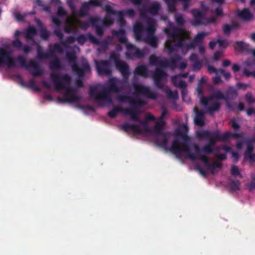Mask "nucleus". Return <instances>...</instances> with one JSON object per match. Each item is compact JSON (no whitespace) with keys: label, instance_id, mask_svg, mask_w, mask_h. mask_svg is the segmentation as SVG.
<instances>
[{"label":"nucleus","instance_id":"42","mask_svg":"<svg viewBox=\"0 0 255 255\" xmlns=\"http://www.w3.org/2000/svg\"><path fill=\"white\" fill-rule=\"evenodd\" d=\"M161 8L160 4L157 2L152 3L148 8V13L151 15H155L158 14Z\"/></svg>","mask_w":255,"mask_h":255},{"label":"nucleus","instance_id":"4","mask_svg":"<svg viewBox=\"0 0 255 255\" xmlns=\"http://www.w3.org/2000/svg\"><path fill=\"white\" fill-rule=\"evenodd\" d=\"M200 139H206L209 140L208 144L214 148L218 141H225L231 138H240L242 137L241 133H232L229 131L221 134L219 130L211 132L208 130H203L197 133Z\"/></svg>","mask_w":255,"mask_h":255},{"label":"nucleus","instance_id":"8","mask_svg":"<svg viewBox=\"0 0 255 255\" xmlns=\"http://www.w3.org/2000/svg\"><path fill=\"white\" fill-rule=\"evenodd\" d=\"M16 59L12 56L10 50L0 47V67L6 65L8 68L14 67Z\"/></svg>","mask_w":255,"mask_h":255},{"label":"nucleus","instance_id":"62","mask_svg":"<svg viewBox=\"0 0 255 255\" xmlns=\"http://www.w3.org/2000/svg\"><path fill=\"white\" fill-rule=\"evenodd\" d=\"M12 45L13 47L17 48H20L23 47L22 42L18 38H16L12 42Z\"/></svg>","mask_w":255,"mask_h":255},{"label":"nucleus","instance_id":"45","mask_svg":"<svg viewBox=\"0 0 255 255\" xmlns=\"http://www.w3.org/2000/svg\"><path fill=\"white\" fill-rule=\"evenodd\" d=\"M111 14H108L103 19H101L100 22H102L103 26H108L112 25L114 23V20L110 16Z\"/></svg>","mask_w":255,"mask_h":255},{"label":"nucleus","instance_id":"13","mask_svg":"<svg viewBox=\"0 0 255 255\" xmlns=\"http://www.w3.org/2000/svg\"><path fill=\"white\" fill-rule=\"evenodd\" d=\"M200 160L204 163L207 169L209 170L212 174H214V170L216 168L221 169L222 168V164L218 162H214L210 163L209 158L208 156L204 154H198Z\"/></svg>","mask_w":255,"mask_h":255},{"label":"nucleus","instance_id":"59","mask_svg":"<svg viewBox=\"0 0 255 255\" xmlns=\"http://www.w3.org/2000/svg\"><path fill=\"white\" fill-rule=\"evenodd\" d=\"M91 22L89 21V19L87 21H82L79 22V26L80 28L83 29H87L90 25Z\"/></svg>","mask_w":255,"mask_h":255},{"label":"nucleus","instance_id":"19","mask_svg":"<svg viewBox=\"0 0 255 255\" xmlns=\"http://www.w3.org/2000/svg\"><path fill=\"white\" fill-rule=\"evenodd\" d=\"M118 99L121 102H127L129 103L132 106L136 107L142 106L144 104V101L140 99L135 100L132 97L121 95L118 96Z\"/></svg>","mask_w":255,"mask_h":255},{"label":"nucleus","instance_id":"31","mask_svg":"<svg viewBox=\"0 0 255 255\" xmlns=\"http://www.w3.org/2000/svg\"><path fill=\"white\" fill-rule=\"evenodd\" d=\"M112 33L113 35H116L118 37L119 41L121 43H125L126 45L128 41L127 38L126 36V31L124 29L119 30H112Z\"/></svg>","mask_w":255,"mask_h":255},{"label":"nucleus","instance_id":"17","mask_svg":"<svg viewBox=\"0 0 255 255\" xmlns=\"http://www.w3.org/2000/svg\"><path fill=\"white\" fill-rule=\"evenodd\" d=\"M203 97L200 98V102L204 107L206 109L207 113L210 115L213 114L215 112L218 111L221 108V104L219 102L213 100H208L207 104L202 102Z\"/></svg>","mask_w":255,"mask_h":255},{"label":"nucleus","instance_id":"23","mask_svg":"<svg viewBox=\"0 0 255 255\" xmlns=\"http://www.w3.org/2000/svg\"><path fill=\"white\" fill-rule=\"evenodd\" d=\"M159 135L160 136L156 138L155 140V144L158 146L162 147L166 150H170L171 151L170 149L171 147L169 148L167 147V143L168 142V138L170 135V133L168 132L164 133Z\"/></svg>","mask_w":255,"mask_h":255},{"label":"nucleus","instance_id":"40","mask_svg":"<svg viewBox=\"0 0 255 255\" xmlns=\"http://www.w3.org/2000/svg\"><path fill=\"white\" fill-rule=\"evenodd\" d=\"M141 41H143L148 43L153 48H156L158 45V40L156 37L154 35L147 36L146 38H144Z\"/></svg>","mask_w":255,"mask_h":255},{"label":"nucleus","instance_id":"38","mask_svg":"<svg viewBox=\"0 0 255 255\" xmlns=\"http://www.w3.org/2000/svg\"><path fill=\"white\" fill-rule=\"evenodd\" d=\"M49 68L52 70H58L62 69V63L58 57H55L49 63Z\"/></svg>","mask_w":255,"mask_h":255},{"label":"nucleus","instance_id":"47","mask_svg":"<svg viewBox=\"0 0 255 255\" xmlns=\"http://www.w3.org/2000/svg\"><path fill=\"white\" fill-rule=\"evenodd\" d=\"M240 182L239 180H232L229 183L230 189L232 191L239 190Z\"/></svg>","mask_w":255,"mask_h":255},{"label":"nucleus","instance_id":"20","mask_svg":"<svg viewBox=\"0 0 255 255\" xmlns=\"http://www.w3.org/2000/svg\"><path fill=\"white\" fill-rule=\"evenodd\" d=\"M225 95L227 107L228 109H232V104L230 103L229 101L235 99L238 96V92L234 87L230 86Z\"/></svg>","mask_w":255,"mask_h":255},{"label":"nucleus","instance_id":"57","mask_svg":"<svg viewBox=\"0 0 255 255\" xmlns=\"http://www.w3.org/2000/svg\"><path fill=\"white\" fill-rule=\"evenodd\" d=\"M231 172L234 176H239L240 178L242 177L239 168L236 165H233L232 166Z\"/></svg>","mask_w":255,"mask_h":255},{"label":"nucleus","instance_id":"7","mask_svg":"<svg viewBox=\"0 0 255 255\" xmlns=\"http://www.w3.org/2000/svg\"><path fill=\"white\" fill-rule=\"evenodd\" d=\"M120 112L123 113L126 116H129L131 120H137L136 114L133 106L127 108H123L120 106L114 107L108 112V115L111 118H115Z\"/></svg>","mask_w":255,"mask_h":255},{"label":"nucleus","instance_id":"46","mask_svg":"<svg viewBox=\"0 0 255 255\" xmlns=\"http://www.w3.org/2000/svg\"><path fill=\"white\" fill-rule=\"evenodd\" d=\"M37 57L39 59L43 60L48 58L47 52H44L42 48L39 45H38L37 47Z\"/></svg>","mask_w":255,"mask_h":255},{"label":"nucleus","instance_id":"26","mask_svg":"<svg viewBox=\"0 0 255 255\" xmlns=\"http://www.w3.org/2000/svg\"><path fill=\"white\" fill-rule=\"evenodd\" d=\"M234 47L236 50L241 53H249L250 51V45L243 41L235 42Z\"/></svg>","mask_w":255,"mask_h":255},{"label":"nucleus","instance_id":"55","mask_svg":"<svg viewBox=\"0 0 255 255\" xmlns=\"http://www.w3.org/2000/svg\"><path fill=\"white\" fill-rule=\"evenodd\" d=\"M214 150V148L210 145L206 144L204 145L201 148V150L204 154H208L212 153Z\"/></svg>","mask_w":255,"mask_h":255},{"label":"nucleus","instance_id":"9","mask_svg":"<svg viewBox=\"0 0 255 255\" xmlns=\"http://www.w3.org/2000/svg\"><path fill=\"white\" fill-rule=\"evenodd\" d=\"M132 86L136 94H140L148 99L152 100H155L158 97V94L151 91L149 87L144 86L136 83H133Z\"/></svg>","mask_w":255,"mask_h":255},{"label":"nucleus","instance_id":"51","mask_svg":"<svg viewBox=\"0 0 255 255\" xmlns=\"http://www.w3.org/2000/svg\"><path fill=\"white\" fill-rule=\"evenodd\" d=\"M245 101L249 105L255 103V98L251 92H248L245 96Z\"/></svg>","mask_w":255,"mask_h":255},{"label":"nucleus","instance_id":"39","mask_svg":"<svg viewBox=\"0 0 255 255\" xmlns=\"http://www.w3.org/2000/svg\"><path fill=\"white\" fill-rule=\"evenodd\" d=\"M16 77L18 79H20V83L21 85L24 87H27L28 88H30L31 89H32L35 91L39 92L40 91V89L39 88H38L35 83V81L33 79H31L29 80V81L28 82L27 85H25V84L24 83L23 80L21 78L20 76L19 75H17Z\"/></svg>","mask_w":255,"mask_h":255},{"label":"nucleus","instance_id":"1","mask_svg":"<svg viewBox=\"0 0 255 255\" xmlns=\"http://www.w3.org/2000/svg\"><path fill=\"white\" fill-rule=\"evenodd\" d=\"M110 59L115 63L116 68L121 73L123 78L118 80L115 78L109 80V85L100 92H98L96 87L91 86L89 89V96L96 102L102 105L104 103L112 104L113 101L111 97V92L119 93L123 90L124 86L128 83L130 72L128 65L120 59V54L115 51L110 53Z\"/></svg>","mask_w":255,"mask_h":255},{"label":"nucleus","instance_id":"49","mask_svg":"<svg viewBox=\"0 0 255 255\" xmlns=\"http://www.w3.org/2000/svg\"><path fill=\"white\" fill-rule=\"evenodd\" d=\"M166 93L168 99L173 100H177L178 99V93L176 90L172 91L170 89H167Z\"/></svg>","mask_w":255,"mask_h":255},{"label":"nucleus","instance_id":"24","mask_svg":"<svg viewBox=\"0 0 255 255\" xmlns=\"http://www.w3.org/2000/svg\"><path fill=\"white\" fill-rule=\"evenodd\" d=\"M133 30L136 41H140L143 39V32L145 31V29L141 23L136 22L133 25Z\"/></svg>","mask_w":255,"mask_h":255},{"label":"nucleus","instance_id":"22","mask_svg":"<svg viewBox=\"0 0 255 255\" xmlns=\"http://www.w3.org/2000/svg\"><path fill=\"white\" fill-rule=\"evenodd\" d=\"M181 59L179 55H176L174 57L169 59H165L161 62L162 68L169 67L170 69H174L177 67V62Z\"/></svg>","mask_w":255,"mask_h":255},{"label":"nucleus","instance_id":"56","mask_svg":"<svg viewBox=\"0 0 255 255\" xmlns=\"http://www.w3.org/2000/svg\"><path fill=\"white\" fill-rule=\"evenodd\" d=\"M65 46V45L63 44V42L62 44L59 43H55L53 45V48L55 50L56 52L61 53L63 52L64 47Z\"/></svg>","mask_w":255,"mask_h":255},{"label":"nucleus","instance_id":"29","mask_svg":"<svg viewBox=\"0 0 255 255\" xmlns=\"http://www.w3.org/2000/svg\"><path fill=\"white\" fill-rule=\"evenodd\" d=\"M224 100L225 101V95L220 91H217L209 97H203L202 102L207 104L208 100Z\"/></svg>","mask_w":255,"mask_h":255},{"label":"nucleus","instance_id":"53","mask_svg":"<svg viewBox=\"0 0 255 255\" xmlns=\"http://www.w3.org/2000/svg\"><path fill=\"white\" fill-rule=\"evenodd\" d=\"M168 6V10L170 12H174L176 10V3L177 1H165Z\"/></svg>","mask_w":255,"mask_h":255},{"label":"nucleus","instance_id":"6","mask_svg":"<svg viewBox=\"0 0 255 255\" xmlns=\"http://www.w3.org/2000/svg\"><path fill=\"white\" fill-rule=\"evenodd\" d=\"M66 58L71 63L72 70L79 77H83L86 71L90 70V66L86 60H84L81 67L76 62L77 56L74 52H68L66 54Z\"/></svg>","mask_w":255,"mask_h":255},{"label":"nucleus","instance_id":"43","mask_svg":"<svg viewBox=\"0 0 255 255\" xmlns=\"http://www.w3.org/2000/svg\"><path fill=\"white\" fill-rule=\"evenodd\" d=\"M255 142V139H250L246 140L247 149L245 152V155L251 154L254 150L253 142Z\"/></svg>","mask_w":255,"mask_h":255},{"label":"nucleus","instance_id":"25","mask_svg":"<svg viewBox=\"0 0 255 255\" xmlns=\"http://www.w3.org/2000/svg\"><path fill=\"white\" fill-rule=\"evenodd\" d=\"M195 113L194 123L196 126L202 127L205 125V113L203 111L199 110L197 107L194 108Z\"/></svg>","mask_w":255,"mask_h":255},{"label":"nucleus","instance_id":"60","mask_svg":"<svg viewBox=\"0 0 255 255\" xmlns=\"http://www.w3.org/2000/svg\"><path fill=\"white\" fill-rule=\"evenodd\" d=\"M57 14L59 17H63L67 15V12L62 6H60L58 8Z\"/></svg>","mask_w":255,"mask_h":255},{"label":"nucleus","instance_id":"3","mask_svg":"<svg viewBox=\"0 0 255 255\" xmlns=\"http://www.w3.org/2000/svg\"><path fill=\"white\" fill-rule=\"evenodd\" d=\"M50 76L56 91L66 90L62 97H58L57 100L59 102L77 103L80 102L81 98L70 87L71 78L68 74L60 76L58 74L52 73H50Z\"/></svg>","mask_w":255,"mask_h":255},{"label":"nucleus","instance_id":"36","mask_svg":"<svg viewBox=\"0 0 255 255\" xmlns=\"http://www.w3.org/2000/svg\"><path fill=\"white\" fill-rule=\"evenodd\" d=\"M28 66H29V68L32 67L34 69V71L32 73L33 76H39L43 74L42 70L34 60L30 59L29 60Z\"/></svg>","mask_w":255,"mask_h":255},{"label":"nucleus","instance_id":"11","mask_svg":"<svg viewBox=\"0 0 255 255\" xmlns=\"http://www.w3.org/2000/svg\"><path fill=\"white\" fill-rule=\"evenodd\" d=\"M95 64L97 72L99 75H109L111 74L110 62L109 60L96 61Z\"/></svg>","mask_w":255,"mask_h":255},{"label":"nucleus","instance_id":"44","mask_svg":"<svg viewBox=\"0 0 255 255\" xmlns=\"http://www.w3.org/2000/svg\"><path fill=\"white\" fill-rule=\"evenodd\" d=\"M149 61L150 65L153 66L159 65L160 67H162L161 62L163 61V60L161 59L159 57L152 55L149 57Z\"/></svg>","mask_w":255,"mask_h":255},{"label":"nucleus","instance_id":"28","mask_svg":"<svg viewBox=\"0 0 255 255\" xmlns=\"http://www.w3.org/2000/svg\"><path fill=\"white\" fill-rule=\"evenodd\" d=\"M188 130V127L186 125H183L180 129H178L175 134L177 136H179L182 138V139L185 142H189L190 141V137L187 135V132Z\"/></svg>","mask_w":255,"mask_h":255},{"label":"nucleus","instance_id":"33","mask_svg":"<svg viewBox=\"0 0 255 255\" xmlns=\"http://www.w3.org/2000/svg\"><path fill=\"white\" fill-rule=\"evenodd\" d=\"M148 73L149 70L145 65L138 66L136 67L134 71L135 75L140 76L144 78L148 77Z\"/></svg>","mask_w":255,"mask_h":255},{"label":"nucleus","instance_id":"58","mask_svg":"<svg viewBox=\"0 0 255 255\" xmlns=\"http://www.w3.org/2000/svg\"><path fill=\"white\" fill-rule=\"evenodd\" d=\"M140 17L142 18H146L148 13V8L143 7L139 8Z\"/></svg>","mask_w":255,"mask_h":255},{"label":"nucleus","instance_id":"61","mask_svg":"<svg viewBox=\"0 0 255 255\" xmlns=\"http://www.w3.org/2000/svg\"><path fill=\"white\" fill-rule=\"evenodd\" d=\"M76 40L79 44L83 45L86 41L87 38L84 34H80L77 37Z\"/></svg>","mask_w":255,"mask_h":255},{"label":"nucleus","instance_id":"52","mask_svg":"<svg viewBox=\"0 0 255 255\" xmlns=\"http://www.w3.org/2000/svg\"><path fill=\"white\" fill-rule=\"evenodd\" d=\"M16 60L20 64V66L25 67L26 68H29V63L27 64L25 58L22 55H19L16 58Z\"/></svg>","mask_w":255,"mask_h":255},{"label":"nucleus","instance_id":"48","mask_svg":"<svg viewBox=\"0 0 255 255\" xmlns=\"http://www.w3.org/2000/svg\"><path fill=\"white\" fill-rule=\"evenodd\" d=\"M175 19L179 26H183L185 24L186 21L183 15L181 14H176L175 16Z\"/></svg>","mask_w":255,"mask_h":255},{"label":"nucleus","instance_id":"35","mask_svg":"<svg viewBox=\"0 0 255 255\" xmlns=\"http://www.w3.org/2000/svg\"><path fill=\"white\" fill-rule=\"evenodd\" d=\"M147 26L145 29L147 36L154 35L155 32V21L152 18H149L147 20Z\"/></svg>","mask_w":255,"mask_h":255},{"label":"nucleus","instance_id":"5","mask_svg":"<svg viewBox=\"0 0 255 255\" xmlns=\"http://www.w3.org/2000/svg\"><path fill=\"white\" fill-rule=\"evenodd\" d=\"M194 149L197 152L196 154L191 152L190 146L186 143H181L177 139L173 140L172 142V146L170 149L171 152L174 154L176 155V157L180 159L182 157V151L185 152L189 158L194 160L195 159L200 160L198 154H202L200 152L201 149L200 146L195 144L194 145Z\"/></svg>","mask_w":255,"mask_h":255},{"label":"nucleus","instance_id":"18","mask_svg":"<svg viewBox=\"0 0 255 255\" xmlns=\"http://www.w3.org/2000/svg\"><path fill=\"white\" fill-rule=\"evenodd\" d=\"M102 1H88L82 3L81 8L78 12V15L81 17H84L87 15L90 9V6H98L101 5Z\"/></svg>","mask_w":255,"mask_h":255},{"label":"nucleus","instance_id":"27","mask_svg":"<svg viewBox=\"0 0 255 255\" xmlns=\"http://www.w3.org/2000/svg\"><path fill=\"white\" fill-rule=\"evenodd\" d=\"M37 33V31L34 26L28 27L25 31V38L26 41L35 42L34 37Z\"/></svg>","mask_w":255,"mask_h":255},{"label":"nucleus","instance_id":"63","mask_svg":"<svg viewBox=\"0 0 255 255\" xmlns=\"http://www.w3.org/2000/svg\"><path fill=\"white\" fill-rule=\"evenodd\" d=\"M202 66V65L201 62L199 60L194 62V63L192 64V67L193 68L194 71L199 70L201 68Z\"/></svg>","mask_w":255,"mask_h":255},{"label":"nucleus","instance_id":"10","mask_svg":"<svg viewBox=\"0 0 255 255\" xmlns=\"http://www.w3.org/2000/svg\"><path fill=\"white\" fill-rule=\"evenodd\" d=\"M126 45L127 51L126 56L128 59H133L134 58H142L144 56L143 51L140 50L136 47L130 43H127Z\"/></svg>","mask_w":255,"mask_h":255},{"label":"nucleus","instance_id":"54","mask_svg":"<svg viewBox=\"0 0 255 255\" xmlns=\"http://www.w3.org/2000/svg\"><path fill=\"white\" fill-rule=\"evenodd\" d=\"M134 110L135 112V113L136 114L137 120H132V121H135V122H137L140 123V124H141L142 125L143 127L144 126L147 125L148 123V122L145 119L143 121H141V120H139V117H138V115H139V110H138V109L136 107H134Z\"/></svg>","mask_w":255,"mask_h":255},{"label":"nucleus","instance_id":"32","mask_svg":"<svg viewBox=\"0 0 255 255\" xmlns=\"http://www.w3.org/2000/svg\"><path fill=\"white\" fill-rule=\"evenodd\" d=\"M165 125V122L164 120H159L155 124L153 128V131L154 135H159L164 133H168V132H163L162 131Z\"/></svg>","mask_w":255,"mask_h":255},{"label":"nucleus","instance_id":"64","mask_svg":"<svg viewBox=\"0 0 255 255\" xmlns=\"http://www.w3.org/2000/svg\"><path fill=\"white\" fill-rule=\"evenodd\" d=\"M236 87L238 89H242L245 91L247 88L250 87V85L238 82L236 84Z\"/></svg>","mask_w":255,"mask_h":255},{"label":"nucleus","instance_id":"21","mask_svg":"<svg viewBox=\"0 0 255 255\" xmlns=\"http://www.w3.org/2000/svg\"><path fill=\"white\" fill-rule=\"evenodd\" d=\"M100 21H101V18L98 16L92 17L89 18V21L91 22V26L95 29L97 35L102 37L104 34V29L103 26L99 24Z\"/></svg>","mask_w":255,"mask_h":255},{"label":"nucleus","instance_id":"12","mask_svg":"<svg viewBox=\"0 0 255 255\" xmlns=\"http://www.w3.org/2000/svg\"><path fill=\"white\" fill-rule=\"evenodd\" d=\"M194 19L192 21V24L194 26L206 24V18L205 11H201L197 9H193L191 10Z\"/></svg>","mask_w":255,"mask_h":255},{"label":"nucleus","instance_id":"2","mask_svg":"<svg viewBox=\"0 0 255 255\" xmlns=\"http://www.w3.org/2000/svg\"><path fill=\"white\" fill-rule=\"evenodd\" d=\"M164 32L168 38L173 39V40H166L165 44L169 54L176 51L178 48L193 49L196 45L202 44L204 37L208 35V33L204 32L199 33L192 41L187 43L185 39L190 40L191 36L189 32L183 28L179 27H167L164 28Z\"/></svg>","mask_w":255,"mask_h":255},{"label":"nucleus","instance_id":"34","mask_svg":"<svg viewBox=\"0 0 255 255\" xmlns=\"http://www.w3.org/2000/svg\"><path fill=\"white\" fill-rule=\"evenodd\" d=\"M237 15L245 21H249L253 19V15L248 8H244L239 10Z\"/></svg>","mask_w":255,"mask_h":255},{"label":"nucleus","instance_id":"50","mask_svg":"<svg viewBox=\"0 0 255 255\" xmlns=\"http://www.w3.org/2000/svg\"><path fill=\"white\" fill-rule=\"evenodd\" d=\"M40 35L42 39L47 40L50 35V32L46 28L42 27L40 29Z\"/></svg>","mask_w":255,"mask_h":255},{"label":"nucleus","instance_id":"37","mask_svg":"<svg viewBox=\"0 0 255 255\" xmlns=\"http://www.w3.org/2000/svg\"><path fill=\"white\" fill-rule=\"evenodd\" d=\"M240 25L236 22H233L232 24H225L222 26L223 31L225 34L229 35L232 30L238 29Z\"/></svg>","mask_w":255,"mask_h":255},{"label":"nucleus","instance_id":"41","mask_svg":"<svg viewBox=\"0 0 255 255\" xmlns=\"http://www.w3.org/2000/svg\"><path fill=\"white\" fill-rule=\"evenodd\" d=\"M171 81L175 87L178 88L185 87L187 86L186 83L182 80L179 79L178 76H176V75L172 76Z\"/></svg>","mask_w":255,"mask_h":255},{"label":"nucleus","instance_id":"15","mask_svg":"<svg viewBox=\"0 0 255 255\" xmlns=\"http://www.w3.org/2000/svg\"><path fill=\"white\" fill-rule=\"evenodd\" d=\"M104 9L108 14L116 15L118 16V21L120 23V27H122L126 25V21L124 18V12L123 10L116 11L110 5H106L104 6Z\"/></svg>","mask_w":255,"mask_h":255},{"label":"nucleus","instance_id":"30","mask_svg":"<svg viewBox=\"0 0 255 255\" xmlns=\"http://www.w3.org/2000/svg\"><path fill=\"white\" fill-rule=\"evenodd\" d=\"M112 33L113 35H116L118 37L119 41L121 43H125L126 45L128 41L127 38L126 36V31L124 29L119 30H112Z\"/></svg>","mask_w":255,"mask_h":255},{"label":"nucleus","instance_id":"16","mask_svg":"<svg viewBox=\"0 0 255 255\" xmlns=\"http://www.w3.org/2000/svg\"><path fill=\"white\" fill-rule=\"evenodd\" d=\"M167 73L162 69L157 67L153 75L155 85L159 89H162L163 85L162 80L167 76Z\"/></svg>","mask_w":255,"mask_h":255},{"label":"nucleus","instance_id":"14","mask_svg":"<svg viewBox=\"0 0 255 255\" xmlns=\"http://www.w3.org/2000/svg\"><path fill=\"white\" fill-rule=\"evenodd\" d=\"M122 128L125 131H128L129 129L137 134H141L144 131L146 132H150L151 130L148 125L143 127L142 129L140 126L136 124H125L122 125Z\"/></svg>","mask_w":255,"mask_h":255}]
</instances>
